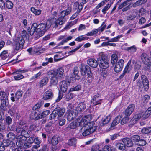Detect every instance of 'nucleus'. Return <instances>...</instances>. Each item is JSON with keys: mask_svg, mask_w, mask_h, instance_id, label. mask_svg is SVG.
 <instances>
[{"mask_svg": "<svg viewBox=\"0 0 151 151\" xmlns=\"http://www.w3.org/2000/svg\"><path fill=\"white\" fill-rule=\"evenodd\" d=\"M47 24L41 23L38 25L36 23H34L32 25L31 29L29 28V29H28L27 30L31 35L34 34L35 39H37L42 36L48 29V26H47Z\"/></svg>", "mask_w": 151, "mask_h": 151, "instance_id": "nucleus-1", "label": "nucleus"}, {"mask_svg": "<svg viewBox=\"0 0 151 151\" xmlns=\"http://www.w3.org/2000/svg\"><path fill=\"white\" fill-rule=\"evenodd\" d=\"M27 32L26 31H22L21 34L16 37L14 42V46L16 50H21L24 43V40L26 39Z\"/></svg>", "mask_w": 151, "mask_h": 151, "instance_id": "nucleus-2", "label": "nucleus"}, {"mask_svg": "<svg viewBox=\"0 0 151 151\" xmlns=\"http://www.w3.org/2000/svg\"><path fill=\"white\" fill-rule=\"evenodd\" d=\"M97 59L99 66L101 68L106 69L109 67V60L108 56L104 53H99Z\"/></svg>", "mask_w": 151, "mask_h": 151, "instance_id": "nucleus-3", "label": "nucleus"}, {"mask_svg": "<svg viewBox=\"0 0 151 151\" xmlns=\"http://www.w3.org/2000/svg\"><path fill=\"white\" fill-rule=\"evenodd\" d=\"M94 124V122H92L88 123L86 127H82L79 130L80 135L82 134L83 136H86L95 131L96 128L95 126H93Z\"/></svg>", "mask_w": 151, "mask_h": 151, "instance_id": "nucleus-4", "label": "nucleus"}, {"mask_svg": "<svg viewBox=\"0 0 151 151\" xmlns=\"http://www.w3.org/2000/svg\"><path fill=\"white\" fill-rule=\"evenodd\" d=\"M91 116L89 115L85 116H79L76 118L77 124L78 126H83V127H86L90 122H88L91 119Z\"/></svg>", "mask_w": 151, "mask_h": 151, "instance_id": "nucleus-5", "label": "nucleus"}, {"mask_svg": "<svg viewBox=\"0 0 151 151\" xmlns=\"http://www.w3.org/2000/svg\"><path fill=\"white\" fill-rule=\"evenodd\" d=\"M141 79L142 82L139 80L137 83V85L140 88H142L143 86L145 90L147 91L149 88V82L147 77L145 75L141 76Z\"/></svg>", "mask_w": 151, "mask_h": 151, "instance_id": "nucleus-6", "label": "nucleus"}, {"mask_svg": "<svg viewBox=\"0 0 151 151\" xmlns=\"http://www.w3.org/2000/svg\"><path fill=\"white\" fill-rule=\"evenodd\" d=\"M64 23V19L62 18H58L57 19L53 18L47 22V24H50V25L48 24V28L51 26L52 27L56 28L59 25H61Z\"/></svg>", "mask_w": 151, "mask_h": 151, "instance_id": "nucleus-7", "label": "nucleus"}, {"mask_svg": "<svg viewBox=\"0 0 151 151\" xmlns=\"http://www.w3.org/2000/svg\"><path fill=\"white\" fill-rule=\"evenodd\" d=\"M85 70H83L82 68H81L80 72L82 76H83L84 77L85 76H86V73L88 75L87 81L89 83H90L92 82L93 79L92 74L90 70V68L89 66L86 65L85 66ZM86 80H87V79Z\"/></svg>", "mask_w": 151, "mask_h": 151, "instance_id": "nucleus-8", "label": "nucleus"}, {"mask_svg": "<svg viewBox=\"0 0 151 151\" xmlns=\"http://www.w3.org/2000/svg\"><path fill=\"white\" fill-rule=\"evenodd\" d=\"M49 75H54L58 78V79H61L65 76L64 71L63 67L59 68L56 70H51L49 72Z\"/></svg>", "mask_w": 151, "mask_h": 151, "instance_id": "nucleus-9", "label": "nucleus"}, {"mask_svg": "<svg viewBox=\"0 0 151 151\" xmlns=\"http://www.w3.org/2000/svg\"><path fill=\"white\" fill-rule=\"evenodd\" d=\"M124 61L123 59L119 60L116 63L114 67V70L115 72H119L121 71L123 67Z\"/></svg>", "mask_w": 151, "mask_h": 151, "instance_id": "nucleus-10", "label": "nucleus"}, {"mask_svg": "<svg viewBox=\"0 0 151 151\" xmlns=\"http://www.w3.org/2000/svg\"><path fill=\"white\" fill-rule=\"evenodd\" d=\"M100 97L98 94L93 96L91 101V104L94 106L101 104L102 102V100L100 99Z\"/></svg>", "mask_w": 151, "mask_h": 151, "instance_id": "nucleus-11", "label": "nucleus"}, {"mask_svg": "<svg viewBox=\"0 0 151 151\" xmlns=\"http://www.w3.org/2000/svg\"><path fill=\"white\" fill-rule=\"evenodd\" d=\"M141 59L143 63L147 66L151 63V61L149 58L147 54L145 53H142L141 55Z\"/></svg>", "mask_w": 151, "mask_h": 151, "instance_id": "nucleus-12", "label": "nucleus"}, {"mask_svg": "<svg viewBox=\"0 0 151 151\" xmlns=\"http://www.w3.org/2000/svg\"><path fill=\"white\" fill-rule=\"evenodd\" d=\"M66 36L64 35H61L58 38V40L60 41L62 39H64L62 40V41L60 42L58 44V46H60L61 45H63L64 43H66L68 41L71 40L73 38L71 36H68L66 38H65Z\"/></svg>", "mask_w": 151, "mask_h": 151, "instance_id": "nucleus-13", "label": "nucleus"}, {"mask_svg": "<svg viewBox=\"0 0 151 151\" xmlns=\"http://www.w3.org/2000/svg\"><path fill=\"white\" fill-rule=\"evenodd\" d=\"M54 94L52 91L48 90L43 94V99L45 100L51 99L53 97Z\"/></svg>", "mask_w": 151, "mask_h": 151, "instance_id": "nucleus-14", "label": "nucleus"}, {"mask_svg": "<svg viewBox=\"0 0 151 151\" xmlns=\"http://www.w3.org/2000/svg\"><path fill=\"white\" fill-rule=\"evenodd\" d=\"M22 92L20 91H18L16 92L14 96L13 94H11L12 96L10 99L12 101L14 102L15 101H17L19 99L22 97Z\"/></svg>", "mask_w": 151, "mask_h": 151, "instance_id": "nucleus-15", "label": "nucleus"}, {"mask_svg": "<svg viewBox=\"0 0 151 151\" xmlns=\"http://www.w3.org/2000/svg\"><path fill=\"white\" fill-rule=\"evenodd\" d=\"M135 107L134 104H131L129 105L125 110V114L127 116L130 115L134 111Z\"/></svg>", "mask_w": 151, "mask_h": 151, "instance_id": "nucleus-16", "label": "nucleus"}, {"mask_svg": "<svg viewBox=\"0 0 151 151\" xmlns=\"http://www.w3.org/2000/svg\"><path fill=\"white\" fill-rule=\"evenodd\" d=\"M98 62L94 58H90L87 60V64L91 67L96 68L98 65Z\"/></svg>", "mask_w": 151, "mask_h": 151, "instance_id": "nucleus-17", "label": "nucleus"}, {"mask_svg": "<svg viewBox=\"0 0 151 151\" xmlns=\"http://www.w3.org/2000/svg\"><path fill=\"white\" fill-rule=\"evenodd\" d=\"M122 141L125 146L128 147H130L133 145V142L129 138H124Z\"/></svg>", "mask_w": 151, "mask_h": 151, "instance_id": "nucleus-18", "label": "nucleus"}, {"mask_svg": "<svg viewBox=\"0 0 151 151\" xmlns=\"http://www.w3.org/2000/svg\"><path fill=\"white\" fill-rule=\"evenodd\" d=\"M26 138L25 137H20L18 138L16 142L17 146L21 148H22L25 142Z\"/></svg>", "mask_w": 151, "mask_h": 151, "instance_id": "nucleus-19", "label": "nucleus"}, {"mask_svg": "<svg viewBox=\"0 0 151 151\" xmlns=\"http://www.w3.org/2000/svg\"><path fill=\"white\" fill-rule=\"evenodd\" d=\"M60 88L63 92H65L67 90L68 86L66 82L63 81L60 83Z\"/></svg>", "mask_w": 151, "mask_h": 151, "instance_id": "nucleus-20", "label": "nucleus"}, {"mask_svg": "<svg viewBox=\"0 0 151 151\" xmlns=\"http://www.w3.org/2000/svg\"><path fill=\"white\" fill-rule=\"evenodd\" d=\"M3 144L1 145H0V151H3L5 149V146L7 147L9 145H12L13 144V142H11L10 141L4 140Z\"/></svg>", "mask_w": 151, "mask_h": 151, "instance_id": "nucleus-21", "label": "nucleus"}, {"mask_svg": "<svg viewBox=\"0 0 151 151\" xmlns=\"http://www.w3.org/2000/svg\"><path fill=\"white\" fill-rule=\"evenodd\" d=\"M86 107V104L84 102H81L78 105L76 110L78 112H81L85 110Z\"/></svg>", "mask_w": 151, "mask_h": 151, "instance_id": "nucleus-22", "label": "nucleus"}, {"mask_svg": "<svg viewBox=\"0 0 151 151\" xmlns=\"http://www.w3.org/2000/svg\"><path fill=\"white\" fill-rule=\"evenodd\" d=\"M42 115L36 112L32 113L30 116V118L32 119L38 120L42 118Z\"/></svg>", "mask_w": 151, "mask_h": 151, "instance_id": "nucleus-23", "label": "nucleus"}, {"mask_svg": "<svg viewBox=\"0 0 151 151\" xmlns=\"http://www.w3.org/2000/svg\"><path fill=\"white\" fill-rule=\"evenodd\" d=\"M56 114L58 117H61L63 115L65 111V109L60 108L59 107L55 109V110Z\"/></svg>", "mask_w": 151, "mask_h": 151, "instance_id": "nucleus-24", "label": "nucleus"}, {"mask_svg": "<svg viewBox=\"0 0 151 151\" xmlns=\"http://www.w3.org/2000/svg\"><path fill=\"white\" fill-rule=\"evenodd\" d=\"M48 82V79L45 77L40 80L39 83V86L40 88H42L45 86Z\"/></svg>", "mask_w": 151, "mask_h": 151, "instance_id": "nucleus-25", "label": "nucleus"}, {"mask_svg": "<svg viewBox=\"0 0 151 151\" xmlns=\"http://www.w3.org/2000/svg\"><path fill=\"white\" fill-rule=\"evenodd\" d=\"M147 0H138L132 4V6L135 7L138 6L146 3Z\"/></svg>", "mask_w": 151, "mask_h": 151, "instance_id": "nucleus-26", "label": "nucleus"}, {"mask_svg": "<svg viewBox=\"0 0 151 151\" xmlns=\"http://www.w3.org/2000/svg\"><path fill=\"white\" fill-rule=\"evenodd\" d=\"M60 139V138L58 136H53L52 137L51 141V143L52 145H55L57 144L58 143L59 140Z\"/></svg>", "mask_w": 151, "mask_h": 151, "instance_id": "nucleus-27", "label": "nucleus"}, {"mask_svg": "<svg viewBox=\"0 0 151 151\" xmlns=\"http://www.w3.org/2000/svg\"><path fill=\"white\" fill-rule=\"evenodd\" d=\"M144 116H145L144 112H142L135 115L134 116V119L135 120V121H137L139 120L141 118L144 119H146V118H144Z\"/></svg>", "mask_w": 151, "mask_h": 151, "instance_id": "nucleus-28", "label": "nucleus"}, {"mask_svg": "<svg viewBox=\"0 0 151 151\" xmlns=\"http://www.w3.org/2000/svg\"><path fill=\"white\" fill-rule=\"evenodd\" d=\"M118 54L114 53L112 55L111 57V63L113 64H114L117 62L118 60Z\"/></svg>", "mask_w": 151, "mask_h": 151, "instance_id": "nucleus-29", "label": "nucleus"}, {"mask_svg": "<svg viewBox=\"0 0 151 151\" xmlns=\"http://www.w3.org/2000/svg\"><path fill=\"white\" fill-rule=\"evenodd\" d=\"M51 75V78L50 80V83L51 84L53 85H56L58 83V78H57L54 75Z\"/></svg>", "mask_w": 151, "mask_h": 151, "instance_id": "nucleus-30", "label": "nucleus"}, {"mask_svg": "<svg viewBox=\"0 0 151 151\" xmlns=\"http://www.w3.org/2000/svg\"><path fill=\"white\" fill-rule=\"evenodd\" d=\"M103 151H116L114 147L111 145H105L104 147Z\"/></svg>", "mask_w": 151, "mask_h": 151, "instance_id": "nucleus-31", "label": "nucleus"}, {"mask_svg": "<svg viewBox=\"0 0 151 151\" xmlns=\"http://www.w3.org/2000/svg\"><path fill=\"white\" fill-rule=\"evenodd\" d=\"M9 104L8 99H2L1 100V105L2 107H6Z\"/></svg>", "mask_w": 151, "mask_h": 151, "instance_id": "nucleus-32", "label": "nucleus"}, {"mask_svg": "<svg viewBox=\"0 0 151 151\" xmlns=\"http://www.w3.org/2000/svg\"><path fill=\"white\" fill-rule=\"evenodd\" d=\"M111 117V116L109 115L103 118L102 119V124L104 125L108 124L110 121Z\"/></svg>", "mask_w": 151, "mask_h": 151, "instance_id": "nucleus-33", "label": "nucleus"}, {"mask_svg": "<svg viewBox=\"0 0 151 151\" xmlns=\"http://www.w3.org/2000/svg\"><path fill=\"white\" fill-rule=\"evenodd\" d=\"M137 50V47L134 45L128 47L126 49V50L131 53H133L136 52Z\"/></svg>", "mask_w": 151, "mask_h": 151, "instance_id": "nucleus-34", "label": "nucleus"}, {"mask_svg": "<svg viewBox=\"0 0 151 151\" xmlns=\"http://www.w3.org/2000/svg\"><path fill=\"white\" fill-rule=\"evenodd\" d=\"M76 117V114L72 112L69 113L67 116V119L68 121H71L74 118Z\"/></svg>", "mask_w": 151, "mask_h": 151, "instance_id": "nucleus-35", "label": "nucleus"}, {"mask_svg": "<svg viewBox=\"0 0 151 151\" xmlns=\"http://www.w3.org/2000/svg\"><path fill=\"white\" fill-rule=\"evenodd\" d=\"M122 116L120 115H119L116 117L112 122V125L114 126L117 125L119 122Z\"/></svg>", "mask_w": 151, "mask_h": 151, "instance_id": "nucleus-36", "label": "nucleus"}, {"mask_svg": "<svg viewBox=\"0 0 151 151\" xmlns=\"http://www.w3.org/2000/svg\"><path fill=\"white\" fill-rule=\"evenodd\" d=\"M8 56V50H4L0 55V57L2 60L6 59L7 58Z\"/></svg>", "mask_w": 151, "mask_h": 151, "instance_id": "nucleus-37", "label": "nucleus"}, {"mask_svg": "<svg viewBox=\"0 0 151 151\" xmlns=\"http://www.w3.org/2000/svg\"><path fill=\"white\" fill-rule=\"evenodd\" d=\"M113 4V2L111 3L110 4H108L102 10V12L104 14H105L106 13V11H107L110 7L111 5Z\"/></svg>", "mask_w": 151, "mask_h": 151, "instance_id": "nucleus-38", "label": "nucleus"}, {"mask_svg": "<svg viewBox=\"0 0 151 151\" xmlns=\"http://www.w3.org/2000/svg\"><path fill=\"white\" fill-rule=\"evenodd\" d=\"M8 139L7 140H9L11 142H12L11 141L14 140L15 138V136L14 134L12 132H9L7 135Z\"/></svg>", "mask_w": 151, "mask_h": 151, "instance_id": "nucleus-39", "label": "nucleus"}, {"mask_svg": "<svg viewBox=\"0 0 151 151\" xmlns=\"http://www.w3.org/2000/svg\"><path fill=\"white\" fill-rule=\"evenodd\" d=\"M31 10L36 15H39L41 13V10L36 9L34 7H31Z\"/></svg>", "mask_w": 151, "mask_h": 151, "instance_id": "nucleus-40", "label": "nucleus"}, {"mask_svg": "<svg viewBox=\"0 0 151 151\" xmlns=\"http://www.w3.org/2000/svg\"><path fill=\"white\" fill-rule=\"evenodd\" d=\"M131 63V60H129L128 62L127 65L125 67L123 71L127 73V72H129L130 70V66Z\"/></svg>", "mask_w": 151, "mask_h": 151, "instance_id": "nucleus-41", "label": "nucleus"}, {"mask_svg": "<svg viewBox=\"0 0 151 151\" xmlns=\"http://www.w3.org/2000/svg\"><path fill=\"white\" fill-rule=\"evenodd\" d=\"M115 146L118 149L121 150H123L125 148V146L124 144L119 143H117L115 144Z\"/></svg>", "mask_w": 151, "mask_h": 151, "instance_id": "nucleus-42", "label": "nucleus"}, {"mask_svg": "<svg viewBox=\"0 0 151 151\" xmlns=\"http://www.w3.org/2000/svg\"><path fill=\"white\" fill-rule=\"evenodd\" d=\"M73 73L75 76L74 80L76 79H79V76L78 74L79 73L78 68L77 67H75L74 68L73 71Z\"/></svg>", "mask_w": 151, "mask_h": 151, "instance_id": "nucleus-43", "label": "nucleus"}, {"mask_svg": "<svg viewBox=\"0 0 151 151\" xmlns=\"http://www.w3.org/2000/svg\"><path fill=\"white\" fill-rule=\"evenodd\" d=\"M141 132L143 134H148L151 132V127L144 128L141 130Z\"/></svg>", "mask_w": 151, "mask_h": 151, "instance_id": "nucleus-44", "label": "nucleus"}, {"mask_svg": "<svg viewBox=\"0 0 151 151\" xmlns=\"http://www.w3.org/2000/svg\"><path fill=\"white\" fill-rule=\"evenodd\" d=\"M99 30L98 29H96L93 30L92 31L88 32L86 34V35L89 36H93L97 34Z\"/></svg>", "mask_w": 151, "mask_h": 151, "instance_id": "nucleus-45", "label": "nucleus"}, {"mask_svg": "<svg viewBox=\"0 0 151 151\" xmlns=\"http://www.w3.org/2000/svg\"><path fill=\"white\" fill-rule=\"evenodd\" d=\"M122 37V35H119L114 38H111L110 40H109L108 41L110 42H116L118 41L119 39Z\"/></svg>", "mask_w": 151, "mask_h": 151, "instance_id": "nucleus-46", "label": "nucleus"}, {"mask_svg": "<svg viewBox=\"0 0 151 151\" xmlns=\"http://www.w3.org/2000/svg\"><path fill=\"white\" fill-rule=\"evenodd\" d=\"M145 116H144V118H147L151 114V106L149 107L145 113Z\"/></svg>", "mask_w": 151, "mask_h": 151, "instance_id": "nucleus-47", "label": "nucleus"}, {"mask_svg": "<svg viewBox=\"0 0 151 151\" xmlns=\"http://www.w3.org/2000/svg\"><path fill=\"white\" fill-rule=\"evenodd\" d=\"M5 4L6 7L8 9H12L13 6L12 2L9 0H7L6 1Z\"/></svg>", "mask_w": 151, "mask_h": 151, "instance_id": "nucleus-48", "label": "nucleus"}, {"mask_svg": "<svg viewBox=\"0 0 151 151\" xmlns=\"http://www.w3.org/2000/svg\"><path fill=\"white\" fill-rule=\"evenodd\" d=\"M42 104L41 102H40L36 104L32 108V109L34 110H36L40 108L42 106Z\"/></svg>", "mask_w": 151, "mask_h": 151, "instance_id": "nucleus-49", "label": "nucleus"}, {"mask_svg": "<svg viewBox=\"0 0 151 151\" xmlns=\"http://www.w3.org/2000/svg\"><path fill=\"white\" fill-rule=\"evenodd\" d=\"M68 144L70 145H74L76 143V139L75 138L69 139L68 142Z\"/></svg>", "mask_w": 151, "mask_h": 151, "instance_id": "nucleus-50", "label": "nucleus"}, {"mask_svg": "<svg viewBox=\"0 0 151 151\" xmlns=\"http://www.w3.org/2000/svg\"><path fill=\"white\" fill-rule=\"evenodd\" d=\"M74 96L73 94L72 93L69 92L65 96L66 100L68 101L72 99Z\"/></svg>", "mask_w": 151, "mask_h": 151, "instance_id": "nucleus-51", "label": "nucleus"}, {"mask_svg": "<svg viewBox=\"0 0 151 151\" xmlns=\"http://www.w3.org/2000/svg\"><path fill=\"white\" fill-rule=\"evenodd\" d=\"M81 88V86L80 85H78L75 87H73L70 89V91H76L79 90Z\"/></svg>", "mask_w": 151, "mask_h": 151, "instance_id": "nucleus-52", "label": "nucleus"}, {"mask_svg": "<svg viewBox=\"0 0 151 151\" xmlns=\"http://www.w3.org/2000/svg\"><path fill=\"white\" fill-rule=\"evenodd\" d=\"M77 121H76L75 122H71L68 125L69 128L71 129H74L76 127L78 126L77 124Z\"/></svg>", "mask_w": 151, "mask_h": 151, "instance_id": "nucleus-53", "label": "nucleus"}, {"mask_svg": "<svg viewBox=\"0 0 151 151\" xmlns=\"http://www.w3.org/2000/svg\"><path fill=\"white\" fill-rule=\"evenodd\" d=\"M0 96H1V98L8 99V94L4 91H0Z\"/></svg>", "mask_w": 151, "mask_h": 151, "instance_id": "nucleus-54", "label": "nucleus"}, {"mask_svg": "<svg viewBox=\"0 0 151 151\" xmlns=\"http://www.w3.org/2000/svg\"><path fill=\"white\" fill-rule=\"evenodd\" d=\"M105 23V22H104L102 23L101 26L98 29L99 31H101V32H102L106 29V24H104Z\"/></svg>", "mask_w": 151, "mask_h": 151, "instance_id": "nucleus-55", "label": "nucleus"}, {"mask_svg": "<svg viewBox=\"0 0 151 151\" xmlns=\"http://www.w3.org/2000/svg\"><path fill=\"white\" fill-rule=\"evenodd\" d=\"M57 116V115L56 114V112L54 110L50 115L49 119L50 120H52L55 118Z\"/></svg>", "mask_w": 151, "mask_h": 151, "instance_id": "nucleus-56", "label": "nucleus"}, {"mask_svg": "<svg viewBox=\"0 0 151 151\" xmlns=\"http://www.w3.org/2000/svg\"><path fill=\"white\" fill-rule=\"evenodd\" d=\"M140 136L137 135H133L132 137V139L135 142H138L140 139Z\"/></svg>", "mask_w": 151, "mask_h": 151, "instance_id": "nucleus-57", "label": "nucleus"}, {"mask_svg": "<svg viewBox=\"0 0 151 151\" xmlns=\"http://www.w3.org/2000/svg\"><path fill=\"white\" fill-rule=\"evenodd\" d=\"M5 121L6 123L8 125H10L12 121V119L9 116L6 117V118Z\"/></svg>", "mask_w": 151, "mask_h": 151, "instance_id": "nucleus-58", "label": "nucleus"}, {"mask_svg": "<svg viewBox=\"0 0 151 151\" xmlns=\"http://www.w3.org/2000/svg\"><path fill=\"white\" fill-rule=\"evenodd\" d=\"M14 79L16 80H19L24 78V76L22 74H18L14 76Z\"/></svg>", "mask_w": 151, "mask_h": 151, "instance_id": "nucleus-59", "label": "nucleus"}, {"mask_svg": "<svg viewBox=\"0 0 151 151\" xmlns=\"http://www.w3.org/2000/svg\"><path fill=\"white\" fill-rule=\"evenodd\" d=\"M138 144L140 146H143L146 144V142L143 139H140L137 143V144Z\"/></svg>", "mask_w": 151, "mask_h": 151, "instance_id": "nucleus-60", "label": "nucleus"}, {"mask_svg": "<svg viewBox=\"0 0 151 151\" xmlns=\"http://www.w3.org/2000/svg\"><path fill=\"white\" fill-rule=\"evenodd\" d=\"M63 96V94L60 92H59L58 97L57 99L55 100L56 102L59 101L62 99Z\"/></svg>", "mask_w": 151, "mask_h": 151, "instance_id": "nucleus-61", "label": "nucleus"}, {"mask_svg": "<svg viewBox=\"0 0 151 151\" xmlns=\"http://www.w3.org/2000/svg\"><path fill=\"white\" fill-rule=\"evenodd\" d=\"M42 74L41 72H39L36 74L35 75L31 78L32 79H37Z\"/></svg>", "mask_w": 151, "mask_h": 151, "instance_id": "nucleus-62", "label": "nucleus"}, {"mask_svg": "<svg viewBox=\"0 0 151 151\" xmlns=\"http://www.w3.org/2000/svg\"><path fill=\"white\" fill-rule=\"evenodd\" d=\"M119 136V135L118 134H115L110 135V138L112 140H114L116 139Z\"/></svg>", "mask_w": 151, "mask_h": 151, "instance_id": "nucleus-63", "label": "nucleus"}, {"mask_svg": "<svg viewBox=\"0 0 151 151\" xmlns=\"http://www.w3.org/2000/svg\"><path fill=\"white\" fill-rule=\"evenodd\" d=\"M129 119L127 117L124 118L121 122V124L122 125H124L126 124L128 121Z\"/></svg>", "mask_w": 151, "mask_h": 151, "instance_id": "nucleus-64", "label": "nucleus"}]
</instances>
